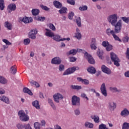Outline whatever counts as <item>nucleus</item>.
Returning a JSON list of instances; mask_svg holds the SVG:
<instances>
[{
  "label": "nucleus",
  "mask_w": 129,
  "mask_h": 129,
  "mask_svg": "<svg viewBox=\"0 0 129 129\" xmlns=\"http://www.w3.org/2000/svg\"><path fill=\"white\" fill-rule=\"evenodd\" d=\"M30 43H31V40L29 38L25 39L23 41L24 45H28Z\"/></svg>",
  "instance_id": "46"
},
{
  "label": "nucleus",
  "mask_w": 129,
  "mask_h": 129,
  "mask_svg": "<svg viewBox=\"0 0 129 129\" xmlns=\"http://www.w3.org/2000/svg\"><path fill=\"white\" fill-rule=\"evenodd\" d=\"M110 58L112 62H113L114 65L117 67H119L120 66V59L118 58V56L114 53V52H110Z\"/></svg>",
  "instance_id": "3"
},
{
  "label": "nucleus",
  "mask_w": 129,
  "mask_h": 129,
  "mask_svg": "<svg viewBox=\"0 0 129 129\" xmlns=\"http://www.w3.org/2000/svg\"><path fill=\"white\" fill-rule=\"evenodd\" d=\"M78 52L80 53H83L84 54L85 58L87 59L90 64H95V60L91 56V55L88 54L87 52L83 49H78Z\"/></svg>",
  "instance_id": "2"
},
{
  "label": "nucleus",
  "mask_w": 129,
  "mask_h": 129,
  "mask_svg": "<svg viewBox=\"0 0 129 129\" xmlns=\"http://www.w3.org/2000/svg\"><path fill=\"white\" fill-rule=\"evenodd\" d=\"M3 42L4 43H5L6 45H12V43L10 42V41H9V40H8L6 39H4L2 40Z\"/></svg>",
  "instance_id": "57"
},
{
  "label": "nucleus",
  "mask_w": 129,
  "mask_h": 129,
  "mask_svg": "<svg viewBox=\"0 0 129 129\" xmlns=\"http://www.w3.org/2000/svg\"><path fill=\"white\" fill-rule=\"evenodd\" d=\"M78 80L83 84H85V85H88V84H89V81L87 79H83L81 78H78Z\"/></svg>",
  "instance_id": "23"
},
{
  "label": "nucleus",
  "mask_w": 129,
  "mask_h": 129,
  "mask_svg": "<svg viewBox=\"0 0 129 129\" xmlns=\"http://www.w3.org/2000/svg\"><path fill=\"white\" fill-rule=\"evenodd\" d=\"M48 102L52 109L55 110L56 109V105H55V104H54L53 100H52L51 99H48Z\"/></svg>",
  "instance_id": "25"
},
{
  "label": "nucleus",
  "mask_w": 129,
  "mask_h": 129,
  "mask_svg": "<svg viewBox=\"0 0 129 129\" xmlns=\"http://www.w3.org/2000/svg\"><path fill=\"white\" fill-rule=\"evenodd\" d=\"M19 19L25 24H29V23H32V22H33V18L32 17H25L23 18H20Z\"/></svg>",
  "instance_id": "13"
},
{
  "label": "nucleus",
  "mask_w": 129,
  "mask_h": 129,
  "mask_svg": "<svg viewBox=\"0 0 129 129\" xmlns=\"http://www.w3.org/2000/svg\"><path fill=\"white\" fill-rule=\"evenodd\" d=\"M99 129H108V127L106 126V125L102 123L99 125Z\"/></svg>",
  "instance_id": "48"
},
{
  "label": "nucleus",
  "mask_w": 129,
  "mask_h": 129,
  "mask_svg": "<svg viewBox=\"0 0 129 129\" xmlns=\"http://www.w3.org/2000/svg\"><path fill=\"white\" fill-rule=\"evenodd\" d=\"M53 5L56 9H61L62 8V4H61L60 2L55 1L53 2Z\"/></svg>",
  "instance_id": "24"
},
{
  "label": "nucleus",
  "mask_w": 129,
  "mask_h": 129,
  "mask_svg": "<svg viewBox=\"0 0 129 129\" xmlns=\"http://www.w3.org/2000/svg\"><path fill=\"white\" fill-rule=\"evenodd\" d=\"M76 60H77V58L75 57H69L70 62H75V61H76Z\"/></svg>",
  "instance_id": "61"
},
{
  "label": "nucleus",
  "mask_w": 129,
  "mask_h": 129,
  "mask_svg": "<svg viewBox=\"0 0 129 129\" xmlns=\"http://www.w3.org/2000/svg\"><path fill=\"white\" fill-rule=\"evenodd\" d=\"M100 90L102 94L106 97L107 96V91L106 90V87L105 86V83H103L101 84L100 87Z\"/></svg>",
  "instance_id": "10"
},
{
  "label": "nucleus",
  "mask_w": 129,
  "mask_h": 129,
  "mask_svg": "<svg viewBox=\"0 0 129 129\" xmlns=\"http://www.w3.org/2000/svg\"><path fill=\"white\" fill-rule=\"evenodd\" d=\"M47 27L50 29L52 31H56V27L52 23H49L47 25Z\"/></svg>",
  "instance_id": "41"
},
{
  "label": "nucleus",
  "mask_w": 129,
  "mask_h": 129,
  "mask_svg": "<svg viewBox=\"0 0 129 129\" xmlns=\"http://www.w3.org/2000/svg\"><path fill=\"white\" fill-rule=\"evenodd\" d=\"M74 112L75 114L76 115V116H78L79 115H80L81 114V112L80 111V109L79 108H77L74 110Z\"/></svg>",
  "instance_id": "43"
},
{
  "label": "nucleus",
  "mask_w": 129,
  "mask_h": 129,
  "mask_svg": "<svg viewBox=\"0 0 129 129\" xmlns=\"http://www.w3.org/2000/svg\"><path fill=\"white\" fill-rule=\"evenodd\" d=\"M31 13L33 16H38V15H39L40 13V10L37 9H32Z\"/></svg>",
  "instance_id": "31"
},
{
  "label": "nucleus",
  "mask_w": 129,
  "mask_h": 129,
  "mask_svg": "<svg viewBox=\"0 0 129 129\" xmlns=\"http://www.w3.org/2000/svg\"><path fill=\"white\" fill-rule=\"evenodd\" d=\"M61 62H62L61 58L57 56L53 58L51 61V64H54L55 65H59L61 64Z\"/></svg>",
  "instance_id": "12"
},
{
  "label": "nucleus",
  "mask_w": 129,
  "mask_h": 129,
  "mask_svg": "<svg viewBox=\"0 0 129 129\" xmlns=\"http://www.w3.org/2000/svg\"><path fill=\"white\" fill-rule=\"evenodd\" d=\"M37 34H38V30L36 28L31 29L28 33V37L32 40H35L37 38Z\"/></svg>",
  "instance_id": "6"
},
{
  "label": "nucleus",
  "mask_w": 129,
  "mask_h": 129,
  "mask_svg": "<svg viewBox=\"0 0 129 129\" xmlns=\"http://www.w3.org/2000/svg\"><path fill=\"white\" fill-rule=\"evenodd\" d=\"M0 83L2 84H7V83H8V80L5 77L0 76Z\"/></svg>",
  "instance_id": "28"
},
{
  "label": "nucleus",
  "mask_w": 129,
  "mask_h": 129,
  "mask_svg": "<svg viewBox=\"0 0 129 129\" xmlns=\"http://www.w3.org/2000/svg\"><path fill=\"white\" fill-rule=\"evenodd\" d=\"M45 19L44 17H37L35 18V20H36V21H39L40 22H44Z\"/></svg>",
  "instance_id": "47"
},
{
  "label": "nucleus",
  "mask_w": 129,
  "mask_h": 129,
  "mask_svg": "<svg viewBox=\"0 0 129 129\" xmlns=\"http://www.w3.org/2000/svg\"><path fill=\"white\" fill-rule=\"evenodd\" d=\"M45 35L46 36V37H49V38H53V36H54V33L51 30L46 28L45 29Z\"/></svg>",
  "instance_id": "21"
},
{
  "label": "nucleus",
  "mask_w": 129,
  "mask_h": 129,
  "mask_svg": "<svg viewBox=\"0 0 129 129\" xmlns=\"http://www.w3.org/2000/svg\"><path fill=\"white\" fill-rule=\"evenodd\" d=\"M120 19L121 21L124 22V23H125V24L129 23V17H120Z\"/></svg>",
  "instance_id": "35"
},
{
  "label": "nucleus",
  "mask_w": 129,
  "mask_h": 129,
  "mask_svg": "<svg viewBox=\"0 0 129 129\" xmlns=\"http://www.w3.org/2000/svg\"><path fill=\"white\" fill-rule=\"evenodd\" d=\"M109 89L111 91H112V92H121V90L120 89H117L116 87H111L109 88Z\"/></svg>",
  "instance_id": "34"
},
{
  "label": "nucleus",
  "mask_w": 129,
  "mask_h": 129,
  "mask_svg": "<svg viewBox=\"0 0 129 129\" xmlns=\"http://www.w3.org/2000/svg\"><path fill=\"white\" fill-rule=\"evenodd\" d=\"M79 10L81 12H85L88 10V7L86 5H82L79 8Z\"/></svg>",
  "instance_id": "27"
},
{
  "label": "nucleus",
  "mask_w": 129,
  "mask_h": 129,
  "mask_svg": "<svg viewBox=\"0 0 129 129\" xmlns=\"http://www.w3.org/2000/svg\"><path fill=\"white\" fill-rule=\"evenodd\" d=\"M18 116L21 121H28L30 119V117L26 114L25 111L20 110L18 112Z\"/></svg>",
  "instance_id": "4"
},
{
  "label": "nucleus",
  "mask_w": 129,
  "mask_h": 129,
  "mask_svg": "<svg viewBox=\"0 0 129 129\" xmlns=\"http://www.w3.org/2000/svg\"><path fill=\"white\" fill-rule=\"evenodd\" d=\"M122 40L123 43H127V42H128V40H129V37L128 36H126L123 37Z\"/></svg>",
  "instance_id": "53"
},
{
  "label": "nucleus",
  "mask_w": 129,
  "mask_h": 129,
  "mask_svg": "<svg viewBox=\"0 0 129 129\" xmlns=\"http://www.w3.org/2000/svg\"><path fill=\"white\" fill-rule=\"evenodd\" d=\"M79 67H74L69 68L63 72V75H69L70 74H72V73H74L76 70H79Z\"/></svg>",
  "instance_id": "7"
},
{
  "label": "nucleus",
  "mask_w": 129,
  "mask_h": 129,
  "mask_svg": "<svg viewBox=\"0 0 129 129\" xmlns=\"http://www.w3.org/2000/svg\"><path fill=\"white\" fill-rule=\"evenodd\" d=\"M16 4H11L9 5H8L7 7V11L8 13H12V12H13L14 11H16Z\"/></svg>",
  "instance_id": "15"
},
{
  "label": "nucleus",
  "mask_w": 129,
  "mask_h": 129,
  "mask_svg": "<svg viewBox=\"0 0 129 129\" xmlns=\"http://www.w3.org/2000/svg\"><path fill=\"white\" fill-rule=\"evenodd\" d=\"M73 17H74V13L70 12L69 14V19L70 20H72L73 19Z\"/></svg>",
  "instance_id": "59"
},
{
  "label": "nucleus",
  "mask_w": 129,
  "mask_h": 129,
  "mask_svg": "<svg viewBox=\"0 0 129 129\" xmlns=\"http://www.w3.org/2000/svg\"><path fill=\"white\" fill-rule=\"evenodd\" d=\"M81 96L83 98H86V99H87V100H88V97H87V95H86V94L85 93H82L81 94Z\"/></svg>",
  "instance_id": "62"
},
{
  "label": "nucleus",
  "mask_w": 129,
  "mask_h": 129,
  "mask_svg": "<svg viewBox=\"0 0 129 129\" xmlns=\"http://www.w3.org/2000/svg\"><path fill=\"white\" fill-rule=\"evenodd\" d=\"M68 4L71 5L72 6H74L75 5V1L74 0H67Z\"/></svg>",
  "instance_id": "54"
},
{
  "label": "nucleus",
  "mask_w": 129,
  "mask_h": 129,
  "mask_svg": "<svg viewBox=\"0 0 129 129\" xmlns=\"http://www.w3.org/2000/svg\"><path fill=\"white\" fill-rule=\"evenodd\" d=\"M5 27L7 28L8 30H12L13 29V25L12 24L9 23V22H5Z\"/></svg>",
  "instance_id": "38"
},
{
  "label": "nucleus",
  "mask_w": 129,
  "mask_h": 129,
  "mask_svg": "<svg viewBox=\"0 0 129 129\" xmlns=\"http://www.w3.org/2000/svg\"><path fill=\"white\" fill-rule=\"evenodd\" d=\"M78 49H72L69 51V53H68V55H76L77 53V52H78ZM80 50H81V49H80Z\"/></svg>",
  "instance_id": "39"
},
{
  "label": "nucleus",
  "mask_w": 129,
  "mask_h": 129,
  "mask_svg": "<svg viewBox=\"0 0 129 129\" xmlns=\"http://www.w3.org/2000/svg\"><path fill=\"white\" fill-rule=\"evenodd\" d=\"M101 70L104 73L108 74V75L111 74V71L110 69H109L108 68H107L105 65L102 66Z\"/></svg>",
  "instance_id": "14"
},
{
  "label": "nucleus",
  "mask_w": 129,
  "mask_h": 129,
  "mask_svg": "<svg viewBox=\"0 0 129 129\" xmlns=\"http://www.w3.org/2000/svg\"><path fill=\"white\" fill-rule=\"evenodd\" d=\"M24 127L25 129H32V127H31V126L29 125V124H25Z\"/></svg>",
  "instance_id": "63"
},
{
  "label": "nucleus",
  "mask_w": 129,
  "mask_h": 129,
  "mask_svg": "<svg viewBox=\"0 0 129 129\" xmlns=\"http://www.w3.org/2000/svg\"><path fill=\"white\" fill-rule=\"evenodd\" d=\"M122 129H129V123L124 122L122 126Z\"/></svg>",
  "instance_id": "44"
},
{
  "label": "nucleus",
  "mask_w": 129,
  "mask_h": 129,
  "mask_svg": "<svg viewBox=\"0 0 129 129\" xmlns=\"http://www.w3.org/2000/svg\"><path fill=\"white\" fill-rule=\"evenodd\" d=\"M108 107L110 110H114L116 108V103L114 101L109 102Z\"/></svg>",
  "instance_id": "16"
},
{
  "label": "nucleus",
  "mask_w": 129,
  "mask_h": 129,
  "mask_svg": "<svg viewBox=\"0 0 129 129\" xmlns=\"http://www.w3.org/2000/svg\"><path fill=\"white\" fill-rule=\"evenodd\" d=\"M52 39L54 41H56V42H63V38H61V35L59 34H53L52 36Z\"/></svg>",
  "instance_id": "17"
},
{
  "label": "nucleus",
  "mask_w": 129,
  "mask_h": 129,
  "mask_svg": "<svg viewBox=\"0 0 129 129\" xmlns=\"http://www.w3.org/2000/svg\"><path fill=\"white\" fill-rule=\"evenodd\" d=\"M76 22L78 27H81V18H80V17L77 19Z\"/></svg>",
  "instance_id": "52"
},
{
  "label": "nucleus",
  "mask_w": 129,
  "mask_h": 129,
  "mask_svg": "<svg viewBox=\"0 0 129 129\" xmlns=\"http://www.w3.org/2000/svg\"><path fill=\"white\" fill-rule=\"evenodd\" d=\"M108 23L115 28L116 32H119L122 29V20H118V15L117 14H113L107 17Z\"/></svg>",
  "instance_id": "1"
},
{
  "label": "nucleus",
  "mask_w": 129,
  "mask_h": 129,
  "mask_svg": "<svg viewBox=\"0 0 129 129\" xmlns=\"http://www.w3.org/2000/svg\"><path fill=\"white\" fill-rule=\"evenodd\" d=\"M106 51H109L112 50V45L109 44L106 47Z\"/></svg>",
  "instance_id": "56"
},
{
  "label": "nucleus",
  "mask_w": 129,
  "mask_h": 129,
  "mask_svg": "<svg viewBox=\"0 0 129 129\" xmlns=\"http://www.w3.org/2000/svg\"><path fill=\"white\" fill-rule=\"evenodd\" d=\"M113 37L114 38L115 41H118V42H121V39H120L117 35L115 34V33L113 35Z\"/></svg>",
  "instance_id": "51"
},
{
  "label": "nucleus",
  "mask_w": 129,
  "mask_h": 129,
  "mask_svg": "<svg viewBox=\"0 0 129 129\" xmlns=\"http://www.w3.org/2000/svg\"><path fill=\"white\" fill-rule=\"evenodd\" d=\"M97 54L99 58H100V59H102V56L103 55V52L98 51L97 52Z\"/></svg>",
  "instance_id": "50"
},
{
  "label": "nucleus",
  "mask_w": 129,
  "mask_h": 129,
  "mask_svg": "<svg viewBox=\"0 0 129 129\" xmlns=\"http://www.w3.org/2000/svg\"><path fill=\"white\" fill-rule=\"evenodd\" d=\"M0 101L4 102V103H6V104H10V103H11L10 98L5 95L0 96Z\"/></svg>",
  "instance_id": "11"
},
{
  "label": "nucleus",
  "mask_w": 129,
  "mask_h": 129,
  "mask_svg": "<svg viewBox=\"0 0 129 129\" xmlns=\"http://www.w3.org/2000/svg\"><path fill=\"white\" fill-rule=\"evenodd\" d=\"M16 126L18 129H23L24 127H25V125L22 124L21 123H18L16 125Z\"/></svg>",
  "instance_id": "55"
},
{
  "label": "nucleus",
  "mask_w": 129,
  "mask_h": 129,
  "mask_svg": "<svg viewBox=\"0 0 129 129\" xmlns=\"http://www.w3.org/2000/svg\"><path fill=\"white\" fill-rule=\"evenodd\" d=\"M34 126L35 129H40L41 128V124L38 122H35L34 123Z\"/></svg>",
  "instance_id": "45"
},
{
  "label": "nucleus",
  "mask_w": 129,
  "mask_h": 129,
  "mask_svg": "<svg viewBox=\"0 0 129 129\" xmlns=\"http://www.w3.org/2000/svg\"><path fill=\"white\" fill-rule=\"evenodd\" d=\"M10 71L12 74H15V73H17V67H16V66H13L12 67H11Z\"/></svg>",
  "instance_id": "33"
},
{
  "label": "nucleus",
  "mask_w": 129,
  "mask_h": 129,
  "mask_svg": "<svg viewBox=\"0 0 129 129\" xmlns=\"http://www.w3.org/2000/svg\"><path fill=\"white\" fill-rule=\"evenodd\" d=\"M90 47L92 50H96L97 49V47H96V39L95 38L91 39Z\"/></svg>",
  "instance_id": "18"
},
{
  "label": "nucleus",
  "mask_w": 129,
  "mask_h": 129,
  "mask_svg": "<svg viewBox=\"0 0 129 129\" xmlns=\"http://www.w3.org/2000/svg\"><path fill=\"white\" fill-rule=\"evenodd\" d=\"M91 117H92V119H93L94 121L96 123H98L99 122V121H100L99 117L98 116L94 115V116H92Z\"/></svg>",
  "instance_id": "36"
},
{
  "label": "nucleus",
  "mask_w": 129,
  "mask_h": 129,
  "mask_svg": "<svg viewBox=\"0 0 129 129\" xmlns=\"http://www.w3.org/2000/svg\"><path fill=\"white\" fill-rule=\"evenodd\" d=\"M40 8H41V9L44 11H49V10H50V9H49V8H48L47 6H45L42 5H40Z\"/></svg>",
  "instance_id": "58"
},
{
  "label": "nucleus",
  "mask_w": 129,
  "mask_h": 129,
  "mask_svg": "<svg viewBox=\"0 0 129 129\" xmlns=\"http://www.w3.org/2000/svg\"><path fill=\"white\" fill-rule=\"evenodd\" d=\"M32 105L35 107L36 109H40V104L39 103V101L37 100L33 101L32 102Z\"/></svg>",
  "instance_id": "26"
},
{
  "label": "nucleus",
  "mask_w": 129,
  "mask_h": 129,
  "mask_svg": "<svg viewBox=\"0 0 129 129\" xmlns=\"http://www.w3.org/2000/svg\"><path fill=\"white\" fill-rule=\"evenodd\" d=\"M6 93V91L3 88H0V94L3 95Z\"/></svg>",
  "instance_id": "64"
},
{
  "label": "nucleus",
  "mask_w": 129,
  "mask_h": 129,
  "mask_svg": "<svg viewBox=\"0 0 129 129\" xmlns=\"http://www.w3.org/2000/svg\"><path fill=\"white\" fill-rule=\"evenodd\" d=\"M72 104L74 106H80V98L77 96H73L72 97Z\"/></svg>",
  "instance_id": "5"
},
{
  "label": "nucleus",
  "mask_w": 129,
  "mask_h": 129,
  "mask_svg": "<svg viewBox=\"0 0 129 129\" xmlns=\"http://www.w3.org/2000/svg\"><path fill=\"white\" fill-rule=\"evenodd\" d=\"M87 71L90 74H95L96 73V69L93 67H89L87 69Z\"/></svg>",
  "instance_id": "22"
},
{
  "label": "nucleus",
  "mask_w": 129,
  "mask_h": 129,
  "mask_svg": "<svg viewBox=\"0 0 129 129\" xmlns=\"http://www.w3.org/2000/svg\"><path fill=\"white\" fill-rule=\"evenodd\" d=\"M53 97L55 102L59 103V102H60V100H62V99L64 98V96L59 93H56L53 95Z\"/></svg>",
  "instance_id": "8"
},
{
  "label": "nucleus",
  "mask_w": 129,
  "mask_h": 129,
  "mask_svg": "<svg viewBox=\"0 0 129 129\" xmlns=\"http://www.w3.org/2000/svg\"><path fill=\"white\" fill-rule=\"evenodd\" d=\"M121 32V29H120V31L118 32H116L115 31V27H114V29H111L110 28H108L106 30V34L108 35V36H113L115 34H119V33H120Z\"/></svg>",
  "instance_id": "9"
},
{
  "label": "nucleus",
  "mask_w": 129,
  "mask_h": 129,
  "mask_svg": "<svg viewBox=\"0 0 129 129\" xmlns=\"http://www.w3.org/2000/svg\"><path fill=\"white\" fill-rule=\"evenodd\" d=\"M65 69V67L63 64H60L58 68V70L59 71H63Z\"/></svg>",
  "instance_id": "60"
},
{
  "label": "nucleus",
  "mask_w": 129,
  "mask_h": 129,
  "mask_svg": "<svg viewBox=\"0 0 129 129\" xmlns=\"http://www.w3.org/2000/svg\"><path fill=\"white\" fill-rule=\"evenodd\" d=\"M121 116L123 117H126V116H128L129 115V111L126 108H124L120 113Z\"/></svg>",
  "instance_id": "19"
},
{
  "label": "nucleus",
  "mask_w": 129,
  "mask_h": 129,
  "mask_svg": "<svg viewBox=\"0 0 129 129\" xmlns=\"http://www.w3.org/2000/svg\"><path fill=\"white\" fill-rule=\"evenodd\" d=\"M109 44V42L107 41H104L102 43V45L104 48H106Z\"/></svg>",
  "instance_id": "49"
},
{
  "label": "nucleus",
  "mask_w": 129,
  "mask_h": 129,
  "mask_svg": "<svg viewBox=\"0 0 129 129\" xmlns=\"http://www.w3.org/2000/svg\"><path fill=\"white\" fill-rule=\"evenodd\" d=\"M58 12L59 14H66L67 13V8L66 7H63Z\"/></svg>",
  "instance_id": "42"
},
{
  "label": "nucleus",
  "mask_w": 129,
  "mask_h": 129,
  "mask_svg": "<svg viewBox=\"0 0 129 129\" xmlns=\"http://www.w3.org/2000/svg\"><path fill=\"white\" fill-rule=\"evenodd\" d=\"M29 82L32 86L35 85L37 88L40 87V84H39V83L37 82L36 81L31 80L29 81Z\"/></svg>",
  "instance_id": "32"
},
{
  "label": "nucleus",
  "mask_w": 129,
  "mask_h": 129,
  "mask_svg": "<svg viewBox=\"0 0 129 129\" xmlns=\"http://www.w3.org/2000/svg\"><path fill=\"white\" fill-rule=\"evenodd\" d=\"M23 92H24V93H28L29 95H33V93L28 88H24L23 89Z\"/></svg>",
  "instance_id": "37"
},
{
  "label": "nucleus",
  "mask_w": 129,
  "mask_h": 129,
  "mask_svg": "<svg viewBox=\"0 0 129 129\" xmlns=\"http://www.w3.org/2000/svg\"><path fill=\"white\" fill-rule=\"evenodd\" d=\"M75 38H76L78 40H81L82 39V35L80 33V30L79 28L76 29V32L75 33Z\"/></svg>",
  "instance_id": "20"
},
{
  "label": "nucleus",
  "mask_w": 129,
  "mask_h": 129,
  "mask_svg": "<svg viewBox=\"0 0 129 129\" xmlns=\"http://www.w3.org/2000/svg\"><path fill=\"white\" fill-rule=\"evenodd\" d=\"M0 10L1 11L5 10V2L4 0H0Z\"/></svg>",
  "instance_id": "40"
},
{
  "label": "nucleus",
  "mask_w": 129,
  "mask_h": 129,
  "mask_svg": "<svg viewBox=\"0 0 129 129\" xmlns=\"http://www.w3.org/2000/svg\"><path fill=\"white\" fill-rule=\"evenodd\" d=\"M85 126L86 127H88V128H93L94 125L93 123L87 121L85 122Z\"/></svg>",
  "instance_id": "29"
},
{
  "label": "nucleus",
  "mask_w": 129,
  "mask_h": 129,
  "mask_svg": "<svg viewBox=\"0 0 129 129\" xmlns=\"http://www.w3.org/2000/svg\"><path fill=\"white\" fill-rule=\"evenodd\" d=\"M71 88L74 90H80V89H82V87L78 85H71Z\"/></svg>",
  "instance_id": "30"
}]
</instances>
